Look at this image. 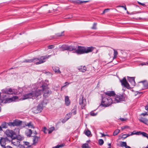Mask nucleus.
<instances>
[{
  "mask_svg": "<svg viewBox=\"0 0 148 148\" xmlns=\"http://www.w3.org/2000/svg\"><path fill=\"white\" fill-rule=\"evenodd\" d=\"M51 56V55L42 56L38 58H34L31 59H26L22 62L31 63L33 62L36 65L43 63L46 62V60L48 59Z\"/></svg>",
  "mask_w": 148,
  "mask_h": 148,
  "instance_id": "1",
  "label": "nucleus"
},
{
  "mask_svg": "<svg viewBox=\"0 0 148 148\" xmlns=\"http://www.w3.org/2000/svg\"><path fill=\"white\" fill-rule=\"evenodd\" d=\"M93 49L94 47H85L78 46L77 48L75 49L74 53L78 54H82L90 52L93 50Z\"/></svg>",
  "mask_w": 148,
  "mask_h": 148,
  "instance_id": "2",
  "label": "nucleus"
},
{
  "mask_svg": "<svg viewBox=\"0 0 148 148\" xmlns=\"http://www.w3.org/2000/svg\"><path fill=\"white\" fill-rule=\"evenodd\" d=\"M41 94V92L40 91H32L31 92L24 95L23 96V99L25 100L28 99H35L38 96L40 95Z\"/></svg>",
  "mask_w": 148,
  "mask_h": 148,
  "instance_id": "3",
  "label": "nucleus"
},
{
  "mask_svg": "<svg viewBox=\"0 0 148 148\" xmlns=\"http://www.w3.org/2000/svg\"><path fill=\"white\" fill-rule=\"evenodd\" d=\"M114 103L112 99L110 97H104L102 98L101 105L103 106L106 107Z\"/></svg>",
  "mask_w": 148,
  "mask_h": 148,
  "instance_id": "4",
  "label": "nucleus"
},
{
  "mask_svg": "<svg viewBox=\"0 0 148 148\" xmlns=\"http://www.w3.org/2000/svg\"><path fill=\"white\" fill-rule=\"evenodd\" d=\"M5 134L7 136V137L10 140V141L12 138H14V135H16L14 132L12 130H7L5 132Z\"/></svg>",
  "mask_w": 148,
  "mask_h": 148,
  "instance_id": "5",
  "label": "nucleus"
},
{
  "mask_svg": "<svg viewBox=\"0 0 148 148\" xmlns=\"http://www.w3.org/2000/svg\"><path fill=\"white\" fill-rule=\"evenodd\" d=\"M79 104L81 106L82 109H84V107L86 105V100L85 98H84L83 95H82L81 97L79 98Z\"/></svg>",
  "mask_w": 148,
  "mask_h": 148,
  "instance_id": "6",
  "label": "nucleus"
},
{
  "mask_svg": "<svg viewBox=\"0 0 148 148\" xmlns=\"http://www.w3.org/2000/svg\"><path fill=\"white\" fill-rule=\"evenodd\" d=\"M42 87L44 96L45 97H48L51 93V91L48 88L44 87L43 85H42Z\"/></svg>",
  "mask_w": 148,
  "mask_h": 148,
  "instance_id": "7",
  "label": "nucleus"
},
{
  "mask_svg": "<svg viewBox=\"0 0 148 148\" xmlns=\"http://www.w3.org/2000/svg\"><path fill=\"white\" fill-rule=\"evenodd\" d=\"M120 81L122 86L128 89L131 88L130 85L127 82L125 77H124L122 79L120 80Z\"/></svg>",
  "mask_w": 148,
  "mask_h": 148,
  "instance_id": "8",
  "label": "nucleus"
},
{
  "mask_svg": "<svg viewBox=\"0 0 148 148\" xmlns=\"http://www.w3.org/2000/svg\"><path fill=\"white\" fill-rule=\"evenodd\" d=\"M10 141L9 138L7 137H1L0 139V144L3 147H5L6 145V142Z\"/></svg>",
  "mask_w": 148,
  "mask_h": 148,
  "instance_id": "9",
  "label": "nucleus"
},
{
  "mask_svg": "<svg viewBox=\"0 0 148 148\" xmlns=\"http://www.w3.org/2000/svg\"><path fill=\"white\" fill-rule=\"evenodd\" d=\"M125 99V97L123 95H117L114 98V103H118L121 101H124Z\"/></svg>",
  "mask_w": 148,
  "mask_h": 148,
  "instance_id": "10",
  "label": "nucleus"
},
{
  "mask_svg": "<svg viewBox=\"0 0 148 148\" xmlns=\"http://www.w3.org/2000/svg\"><path fill=\"white\" fill-rule=\"evenodd\" d=\"M22 121L17 119H15L13 122H9V125L10 126H18L21 124Z\"/></svg>",
  "mask_w": 148,
  "mask_h": 148,
  "instance_id": "11",
  "label": "nucleus"
},
{
  "mask_svg": "<svg viewBox=\"0 0 148 148\" xmlns=\"http://www.w3.org/2000/svg\"><path fill=\"white\" fill-rule=\"evenodd\" d=\"M12 143L16 146H18L20 145V142L18 139L15 138V137H14V138H12L11 140Z\"/></svg>",
  "mask_w": 148,
  "mask_h": 148,
  "instance_id": "12",
  "label": "nucleus"
},
{
  "mask_svg": "<svg viewBox=\"0 0 148 148\" xmlns=\"http://www.w3.org/2000/svg\"><path fill=\"white\" fill-rule=\"evenodd\" d=\"M128 81L132 84L133 86H134L135 85V82L134 80V77H127Z\"/></svg>",
  "mask_w": 148,
  "mask_h": 148,
  "instance_id": "13",
  "label": "nucleus"
},
{
  "mask_svg": "<svg viewBox=\"0 0 148 148\" xmlns=\"http://www.w3.org/2000/svg\"><path fill=\"white\" fill-rule=\"evenodd\" d=\"M32 145H35L38 143V140L40 139V137L36 136H33Z\"/></svg>",
  "mask_w": 148,
  "mask_h": 148,
  "instance_id": "14",
  "label": "nucleus"
},
{
  "mask_svg": "<svg viewBox=\"0 0 148 148\" xmlns=\"http://www.w3.org/2000/svg\"><path fill=\"white\" fill-rule=\"evenodd\" d=\"M104 93L106 95L110 97L114 96L116 95L115 92L113 91H108L104 92Z\"/></svg>",
  "mask_w": 148,
  "mask_h": 148,
  "instance_id": "15",
  "label": "nucleus"
},
{
  "mask_svg": "<svg viewBox=\"0 0 148 148\" xmlns=\"http://www.w3.org/2000/svg\"><path fill=\"white\" fill-rule=\"evenodd\" d=\"M25 134L28 137L31 136V135L32 133V131L31 129H28L25 132Z\"/></svg>",
  "mask_w": 148,
  "mask_h": 148,
  "instance_id": "16",
  "label": "nucleus"
},
{
  "mask_svg": "<svg viewBox=\"0 0 148 148\" xmlns=\"http://www.w3.org/2000/svg\"><path fill=\"white\" fill-rule=\"evenodd\" d=\"M78 69L81 72H84L86 71V68L85 66H80L78 67Z\"/></svg>",
  "mask_w": 148,
  "mask_h": 148,
  "instance_id": "17",
  "label": "nucleus"
},
{
  "mask_svg": "<svg viewBox=\"0 0 148 148\" xmlns=\"http://www.w3.org/2000/svg\"><path fill=\"white\" fill-rule=\"evenodd\" d=\"M43 109L42 105H38L37 107L36 108V113H40L41 112Z\"/></svg>",
  "mask_w": 148,
  "mask_h": 148,
  "instance_id": "18",
  "label": "nucleus"
},
{
  "mask_svg": "<svg viewBox=\"0 0 148 148\" xmlns=\"http://www.w3.org/2000/svg\"><path fill=\"white\" fill-rule=\"evenodd\" d=\"M65 104L66 106H69L70 103V101L68 96H66L65 97Z\"/></svg>",
  "mask_w": 148,
  "mask_h": 148,
  "instance_id": "19",
  "label": "nucleus"
},
{
  "mask_svg": "<svg viewBox=\"0 0 148 148\" xmlns=\"http://www.w3.org/2000/svg\"><path fill=\"white\" fill-rule=\"evenodd\" d=\"M76 48L73 46H68L67 45V50L69 51H71L73 50L75 51Z\"/></svg>",
  "mask_w": 148,
  "mask_h": 148,
  "instance_id": "20",
  "label": "nucleus"
},
{
  "mask_svg": "<svg viewBox=\"0 0 148 148\" xmlns=\"http://www.w3.org/2000/svg\"><path fill=\"white\" fill-rule=\"evenodd\" d=\"M53 70L56 73H60L61 72L59 70V68L56 66H53L52 67Z\"/></svg>",
  "mask_w": 148,
  "mask_h": 148,
  "instance_id": "21",
  "label": "nucleus"
},
{
  "mask_svg": "<svg viewBox=\"0 0 148 148\" xmlns=\"http://www.w3.org/2000/svg\"><path fill=\"white\" fill-rule=\"evenodd\" d=\"M60 50L61 51L67 50V45H63L60 47Z\"/></svg>",
  "mask_w": 148,
  "mask_h": 148,
  "instance_id": "22",
  "label": "nucleus"
},
{
  "mask_svg": "<svg viewBox=\"0 0 148 148\" xmlns=\"http://www.w3.org/2000/svg\"><path fill=\"white\" fill-rule=\"evenodd\" d=\"M25 126H27L31 128H34L33 124L31 122H30L28 123L25 124Z\"/></svg>",
  "mask_w": 148,
  "mask_h": 148,
  "instance_id": "23",
  "label": "nucleus"
},
{
  "mask_svg": "<svg viewBox=\"0 0 148 148\" xmlns=\"http://www.w3.org/2000/svg\"><path fill=\"white\" fill-rule=\"evenodd\" d=\"M139 120L140 122L146 124H147L148 123V120L145 118H142L140 119Z\"/></svg>",
  "mask_w": 148,
  "mask_h": 148,
  "instance_id": "24",
  "label": "nucleus"
},
{
  "mask_svg": "<svg viewBox=\"0 0 148 148\" xmlns=\"http://www.w3.org/2000/svg\"><path fill=\"white\" fill-rule=\"evenodd\" d=\"M9 123H7L5 122H3L1 125L2 127L4 128H7L8 125H9Z\"/></svg>",
  "mask_w": 148,
  "mask_h": 148,
  "instance_id": "25",
  "label": "nucleus"
},
{
  "mask_svg": "<svg viewBox=\"0 0 148 148\" xmlns=\"http://www.w3.org/2000/svg\"><path fill=\"white\" fill-rule=\"evenodd\" d=\"M76 110H77V106H75L74 108L71 111V114H73V115H75L76 114Z\"/></svg>",
  "mask_w": 148,
  "mask_h": 148,
  "instance_id": "26",
  "label": "nucleus"
},
{
  "mask_svg": "<svg viewBox=\"0 0 148 148\" xmlns=\"http://www.w3.org/2000/svg\"><path fill=\"white\" fill-rule=\"evenodd\" d=\"M134 132H132L131 134H123L122 136H125V137H123V138L124 139L125 138H126L127 137L129 136H130V135H132L134 134H138V132H136V133H134Z\"/></svg>",
  "mask_w": 148,
  "mask_h": 148,
  "instance_id": "27",
  "label": "nucleus"
},
{
  "mask_svg": "<svg viewBox=\"0 0 148 148\" xmlns=\"http://www.w3.org/2000/svg\"><path fill=\"white\" fill-rule=\"evenodd\" d=\"M143 83V85L145 88H148V82L146 81H143L141 82Z\"/></svg>",
  "mask_w": 148,
  "mask_h": 148,
  "instance_id": "28",
  "label": "nucleus"
},
{
  "mask_svg": "<svg viewBox=\"0 0 148 148\" xmlns=\"http://www.w3.org/2000/svg\"><path fill=\"white\" fill-rule=\"evenodd\" d=\"M15 138L18 140L20 142L21 140H23L24 138L20 135L17 136L16 137H15Z\"/></svg>",
  "mask_w": 148,
  "mask_h": 148,
  "instance_id": "29",
  "label": "nucleus"
},
{
  "mask_svg": "<svg viewBox=\"0 0 148 148\" xmlns=\"http://www.w3.org/2000/svg\"><path fill=\"white\" fill-rule=\"evenodd\" d=\"M64 144H62L60 145H58L56 146L53 147L52 148H60L63 147L64 146Z\"/></svg>",
  "mask_w": 148,
  "mask_h": 148,
  "instance_id": "30",
  "label": "nucleus"
},
{
  "mask_svg": "<svg viewBox=\"0 0 148 148\" xmlns=\"http://www.w3.org/2000/svg\"><path fill=\"white\" fill-rule=\"evenodd\" d=\"M120 130L119 129H117L114 132L113 135L114 136L117 135L119 132Z\"/></svg>",
  "mask_w": 148,
  "mask_h": 148,
  "instance_id": "31",
  "label": "nucleus"
},
{
  "mask_svg": "<svg viewBox=\"0 0 148 148\" xmlns=\"http://www.w3.org/2000/svg\"><path fill=\"white\" fill-rule=\"evenodd\" d=\"M113 50L114 51V56L113 57V59H114L116 58L118 55V52L115 49H114Z\"/></svg>",
  "mask_w": 148,
  "mask_h": 148,
  "instance_id": "32",
  "label": "nucleus"
},
{
  "mask_svg": "<svg viewBox=\"0 0 148 148\" xmlns=\"http://www.w3.org/2000/svg\"><path fill=\"white\" fill-rule=\"evenodd\" d=\"M127 143L125 142H122L121 143V146L122 147H125V148L127 146Z\"/></svg>",
  "mask_w": 148,
  "mask_h": 148,
  "instance_id": "33",
  "label": "nucleus"
},
{
  "mask_svg": "<svg viewBox=\"0 0 148 148\" xmlns=\"http://www.w3.org/2000/svg\"><path fill=\"white\" fill-rule=\"evenodd\" d=\"M91 133L90 131L88 130L85 132V134L87 136H89L91 134Z\"/></svg>",
  "mask_w": 148,
  "mask_h": 148,
  "instance_id": "34",
  "label": "nucleus"
},
{
  "mask_svg": "<svg viewBox=\"0 0 148 148\" xmlns=\"http://www.w3.org/2000/svg\"><path fill=\"white\" fill-rule=\"evenodd\" d=\"M55 129L54 127H51L49 130L48 133L51 134Z\"/></svg>",
  "mask_w": 148,
  "mask_h": 148,
  "instance_id": "35",
  "label": "nucleus"
},
{
  "mask_svg": "<svg viewBox=\"0 0 148 148\" xmlns=\"http://www.w3.org/2000/svg\"><path fill=\"white\" fill-rule=\"evenodd\" d=\"M82 148H88L89 147L88 144L85 143L82 145Z\"/></svg>",
  "mask_w": 148,
  "mask_h": 148,
  "instance_id": "36",
  "label": "nucleus"
},
{
  "mask_svg": "<svg viewBox=\"0 0 148 148\" xmlns=\"http://www.w3.org/2000/svg\"><path fill=\"white\" fill-rule=\"evenodd\" d=\"M141 133L142 135L143 136L146 137L148 138V134L147 133L144 132H141Z\"/></svg>",
  "mask_w": 148,
  "mask_h": 148,
  "instance_id": "37",
  "label": "nucleus"
},
{
  "mask_svg": "<svg viewBox=\"0 0 148 148\" xmlns=\"http://www.w3.org/2000/svg\"><path fill=\"white\" fill-rule=\"evenodd\" d=\"M99 143L100 145H102L104 143V141L103 139H100L99 141Z\"/></svg>",
  "mask_w": 148,
  "mask_h": 148,
  "instance_id": "38",
  "label": "nucleus"
},
{
  "mask_svg": "<svg viewBox=\"0 0 148 148\" xmlns=\"http://www.w3.org/2000/svg\"><path fill=\"white\" fill-rule=\"evenodd\" d=\"M90 114L91 116H96L97 114V113H95L93 111H91L90 113Z\"/></svg>",
  "mask_w": 148,
  "mask_h": 148,
  "instance_id": "39",
  "label": "nucleus"
},
{
  "mask_svg": "<svg viewBox=\"0 0 148 148\" xmlns=\"http://www.w3.org/2000/svg\"><path fill=\"white\" fill-rule=\"evenodd\" d=\"M64 32H62L61 33H58L56 34L57 36H60L64 35Z\"/></svg>",
  "mask_w": 148,
  "mask_h": 148,
  "instance_id": "40",
  "label": "nucleus"
},
{
  "mask_svg": "<svg viewBox=\"0 0 148 148\" xmlns=\"http://www.w3.org/2000/svg\"><path fill=\"white\" fill-rule=\"evenodd\" d=\"M71 83H68L67 82H65L64 84V85L62 86L61 87V89H62V88L66 86V85H68L69 84H70Z\"/></svg>",
  "mask_w": 148,
  "mask_h": 148,
  "instance_id": "41",
  "label": "nucleus"
},
{
  "mask_svg": "<svg viewBox=\"0 0 148 148\" xmlns=\"http://www.w3.org/2000/svg\"><path fill=\"white\" fill-rule=\"evenodd\" d=\"M54 47V46L53 45H51L48 46V48L49 49H51Z\"/></svg>",
  "mask_w": 148,
  "mask_h": 148,
  "instance_id": "42",
  "label": "nucleus"
},
{
  "mask_svg": "<svg viewBox=\"0 0 148 148\" xmlns=\"http://www.w3.org/2000/svg\"><path fill=\"white\" fill-rule=\"evenodd\" d=\"M97 25V23H94L93 24V26L92 27V29H96V26Z\"/></svg>",
  "mask_w": 148,
  "mask_h": 148,
  "instance_id": "43",
  "label": "nucleus"
},
{
  "mask_svg": "<svg viewBox=\"0 0 148 148\" xmlns=\"http://www.w3.org/2000/svg\"><path fill=\"white\" fill-rule=\"evenodd\" d=\"M46 130L47 131V130L46 128L45 127L44 128H43L42 131L45 134H46L47 133V132L46 131Z\"/></svg>",
  "mask_w": 148,
  "mask_h": 148,
  "instance_id": "44",
  "label": "nucleus"
},
{
  "mask_svg": "<svg viewBox=\"0 0 148 148\" xmlns=\"http://www.w3.org/2000/svg\"><path fill=\"white\" fill-rule=\"evenodd\" d=\"M71 114L70 113H69V114H67L66 115V117L68 116V117L67 118V119H69L71 116Z\"/></svg>",
  "mask_w": 148,
  "mask_h": 148,
  "instance_id": "45",
  "label": "nucleus"
},
{
  "mask_svg": "<svg viewBox=\"0 0 148 148\" xmlns=\"http://www.w3.org/2000/svg\"><path fill=\"white\" fill-rule=\"evenodd\" d=\"M110 10V9H108V8H107V9H105L104 10V11H103V13H104L105 12H107L108 11V10Z\"/></svg>",
  "mask_w": 148,
  "mask_h": 148,
  "instance_id": "46",
  "label": "nucleus"
},
{
  "mask_svg": "<svg viewBox=\"0 0 148 148\" xmlns=\"http://www.w3.org/2000/svg\"><path fill=\"white\" fill-rule=\"evenodd\" d=\"M12 89L11 88H10L8 89V93H10V94H12V93H11L12 92Z\"/></svg>",
  "mask_w": 148,
  "mask_h": 148,
  "instance_id": "47",
  "label": "nucleus"
},
{
  "mask_svg": "<svg viewBox=\"0 0 148 148\" xmlns=\"http://www.w3.org/2000/svg\"><path fill=\"white\" fill-rule=\"evenodd\" d=\"M138 3L139 4H140V5H143V6H145V4H144V3H140V2H139V1H138Z\"/></svg>",
  "mask_w": 148,
  "mask_h": 148,
  "instance_id": "48",
  "label": "nucleus"
},
{
  "mask_svg": "<svg viewBox=\"0 0 148 148\" xmlns=\"http://www.w3.org/2000/svg\"><path fill=\"white\" fill-rule=\"evenodd\" d=\"M33 133L34 134V136H36L35 135H36L37 134V132L35 130L34 131H33Z\"/></svg>",
  "mask_w": 148,
  "mask_h": 148,
  "instance_id": "49",
  "label": "nucleus"
},
{
  "mask_svg": "<svg viewBox=\"0 0 148 148\" xmlns=\"http://www.w3.org/2000/svg\"><path fill=\"white\" fill-rule=\"evenodd\" d=\"M141 64V65L142 66H143V65H148V64H147V62H143Z\"/></svg>",
  "mask_w": 148,
  "mask_h": 148,
  "instance_id": "50",
  "label": "nucleus"
},
{
  "mask_svg": "<svg viewBox=\"0 0 148 148\" xmlns=\"http://www.w3.org/2000/svg\"><path fill=\"white\" fill-rule=\"evenodd\" d=\"M120 120L121 121H126V119L123 118H120Z\"/></svg>",
  "mask_w": 148,
  "mask_h": 148,
  "instance_id": "51",
  "label": "nucleus"
},
{
  "mask_svg": "<svg viewBox=\"0 0 148 148\" xmlns=\"http://www.w3.org/2000/svg\"><path fill=\"white\" fill-rule=\"evenodd\" d=\"M145 109L148 111V104L146 105L145 108Z\"/></svg>",
  "mask_w": 148,
  "mask_h": 148,
  "instance_id": "52",
  "label": "nucleus"
},
{
  "mask_svg": "<svg viewBox=\"0 0 148 148\" xmlns=\"http://www.w3.org/2000/svg\"><path fill=\"white\" fill-rule=\"evenodd\" d=\"M148 115L147 112H146L145 113H143L141 114V115L143 116H145V115Z\"/></svg>",
  "mask_w": 148,
  "mask_h": 148,
  "instance_id": "53",
  "label": "nucleus"
},
{
  "mask_svg": "<svg viewBox=\"0 0 148 148\" xmlns=\"http://www.w3.org/2000/svg\"><path fill=\"white\" fill-rule=\"evenodd\" d=\"M3 148H12V147L10 146H8L6 147L5 146Z\"/></svg>",
  "mask_w": 148,
  "mask_h": 148,
  "instance_id": "54",
  "label": "nucleus"
},
{
  "mask_svg": "<svg viewBox=\"0 0 148 148\" xmlns=\"http://www.w3.org/2000/svg\"><path fill=\"white\" fill-rule=\"evenodd\" d=\"M125 148H131L130 147L127 146V147H125Z\"/></svg>",
  "mask_w": 148,
  "mask_h": 148,
  "instance_id": "55",
  "label": "nucleus"
},
{
  "mask_svg": "<svg viewBox=\"0 0 148 148\" xmlns=\"http://www.w3.org/2000/svg\"><path fill=\"white\" fill-rule=\"evenodd\" d=\"M101 134L102 135V136H105V135H104V134H102V133H101Z\"/></svg>",
  "mask_w": 148,
  "mask_h": 148,
  "instance_id": "56",
  "label": "nucleus"
},
{
  "mask_svg": "<svg viewBox=\"0 0 148 148\" xmlns=\"http://www.w3.org/2000/svg\"><path fill=\"white\" fill-rule=\"evenodd\" d=\"M108 146H109V147H111V144L109 143L108 144Z\"/></svg>",
  "mask_w": 148,
  "mask_h": 148,
  "instance_id": "57",
  "label": "nucleus"
},
{
  "mask_svg": "<svg viewBox=\"0 0 148 148\" xmlns=\"http://www.w3.org/2000/svg\"><path fill=\"white\" fill-rule=\"evenodd\" d=\"M88 1H83V2L82 1H81V2H80V3H83V2H87Z\"/></svg>",
  "mask_w": 148,
  "mask_h": 148,
  "instance_id": "58",
  "label": "nucleus"
},
{
  "mask_svg": "<svg viewBox=\"0 0 148 148\" xmlns=\"http://www.w3.org/2000/svg\"><path fill=\"white\" fill-rule=\"evenodd\" d=\"M128 127V126H124V128H127Z\"/></svg>",
  "mask_w": 148,
  "mask_h": 148,
  "instance_id": "59",
  "label": "nucleus"
},
{
  "mask_svg": "<svg viewBox=\"0 0 148 148\" xmlns=\"http://www.w3.org/2000/svg\"><path fill=\"white\" fill-rule=\"evenodd\" d=\"M2 130V127L0 126V131L1 130Z\"/></svg>",
  "mask_w": 148,
  "mask_h": 148,
  "instance_id": "60",
  "label": "nucleus"
},
{
  "mask_svg": "<svg viewBox=\"0 0 148 148\" xmlns=\"http://www.w3.org/2000/svg\"><path fill=\"white\" fill-rule=\"evenodd\" d=\"M121 129H122V130H124V129H125V128H124V127H122L121 128Z\"/></svg>",
  "mask_w": 148,
  "mask_h": 148,
  "instance_id": "61",
  "label": "nucleus"
},
{
  "mask_svg": "<svg viewBox=\"0 0 148 148\" xmlns=\"http://www.w3.org/2000/svg\"><path fill=\"white\" fill-rule=\"evenodd\" d=\"M124 9H125V10H127V8L126 7H124Z\"/></svg>",
  "mask_w": 148,
  "mask_h": 148,
  "instance_id": "62",
  "label": "nucleus"
},
{
  "mask_svg": "<svg viewBox=\"0 0 148 148\" xmlns=\"http://www.w3.org/2000/svg\"><path fill=\"white\" fill-rule=\"evenodd\" d=\"M121 7H123V8H124L125 7H124V6H121Z\"/></svg>",
  "mask_w": 148,
  "mask_h": 148,
  "instance_id": "63",
  "label": "nucleus"
},
{
  "mask_svg": "<svg viewBox=\"0 0 148 148\" xmlns=\"http://www.w3.org/2000/svg\"><path fill=\"white\" fill-rule=\"evenodd\" d=\"M147 63L148 64V61L147 62Z\"/></svg>",
  "mask_w": 148,
  "mask_h": 148,
  "instance_id": "64",
  "label": "nucleus"
}]
</instances>
